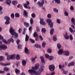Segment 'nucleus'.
Segmentation results:
<instances>
[{"mask_svg": "<svg viewBox=\"0 0 75 75\" xmlns=\"http://www.w3.org/2000/svg\"><path fill=\"white\" fill-rule=\"evenodd\" d=\"M40 64H36L35 67H32V69H30L28 70L29 73L31 75H33L35 74V75H40L41 74L42 72L43 71L44 69L43 68H41L39 69L38 71L35 70H37L39 68Z\"/></svg>", "mask_w": 75, "mask_h": 75, "instance_id": "nucleus-1", "label": "nucleus"}, {"mask_svg": "<svg viewBox=\"0 0 75 75\" xmlns=\"http://www.w3.org/2000/svg\"><path fill=\"white\" fill-rule=\"evenodd\" d=\"M9 32L11 33V35H14L15 38H17L18 37V33H16L15 32V30H14V29L12 27H11L9 29Z\"/></svg>", "mask_w": 75, "mask_h": 75, "instance_id": "nucleus-2", "label": "nucleus"}, {"mask_svg": "<svg viewBox=\"0 0 75 75\" xmlns=\"http://www.w3.org/2000/svg\"><path fill=\"white\" fill-rule=\"evenodd\" d=\"M46 22L47 23H48L49 26L51 27V28L53 27V23L51 19H48L46 20Z\"/></svg>", "mask_w": 75, "mask_h": 75, "instance_id": "nucleus-3", "label": "nucleus"}, {"mask_svg": "<svg viewBox=\"0 0 75 75\" xmlns=\"http://www.w3.org/2000/svg\"><path fill=\"white\" fill-rule=\"evenodd\" d=\"M37 4L40 7H43V5L44 4V0L41 1V2L40 1L38 2Z\"/></svg>", "mask_w": 75, "mask_h": 75, "instance_id": "nucleus-4", "label": "nucleus"}, {"mask_svg": "<svg viewBox=\"0 0 75 75\" xmlns=\"http://www.w3.org/2000/svg\"><path fill=\"white\" fill-rule=\"evenodd\" d=\"M49 69L51 71H54L55 70V66L54 65H51L49 66Z\"/></svg>", "mask_w": 75, "mask_h": 75, "instance_id": "nucleus-5", "label": "nucleus"}, {"mask_svg": "<svg viewBox=\"0 0 75 75\" xmlns=\"http://www.w3.org/2000/svg\"><path fill=\"white\" fill-rule=\"evenodd\" d=\"M40 24L43 25H46V23L44 21V19H42L41 18H40Z\"/></svg>", "mask_w": 75, "mask_h": 75, "instance_id": "nucleus-6", "label": "nucleus"}, {"mask_svg": "<svg viewBox=\"0 0 75 75\" xmlns=\"http://www.w3.org/2000/svg\"><path fill=\"white\" fill-rule=\"evenodd\" d=\"M63 35L65 39H66V40H68L69 38V36H68V33L67 32H66L65 34H63Z\"/></svg>", "mask_w": 75, "mask_h": 75, "instance_id": "nucleus-7", "label": "nucleus"}, {"mask_svg": "<svg viewBox=\"0 0 75 75\" xmlns=\"http://www.w3.org/2000/svg\"><path fill=\"white\" fill-rule=\"evenodd\" d=\"M7 48V47L5 45H1L0 46V50L2 49L3 50H5Z\"/></svg>", "mask_w": 75, "mask_h": 75, "instance_id": "nucleus-8", "label": "nucleus"}, {"mask_svg": "<svg viewBox=\"0 0 75 75\" xmlns=\"http://www.w3.org/2000/svg\"><path fill=\"white\" fill-rule=\"evenodd\" d=\"M61 70L63 71V73L65 75L67 74L68 73V70H65L64 68L62 69Z\"/></svg>", "mask_w": 75, "mask_h": 75, "instance_id": "nucleus-9", "label": "nucleus"}, {"mask_svg": "<svg viewBox=\"0 0 75 75\" xmlns=\"http://www.w3.org/2000/svg\"><path fill=\"white\" fill-rule=\"evenodd\" d=\"M23 15L25 17H28V13H27L26 11L25 10H24Z\"/></svg>", "mask_w": 75, "mask_h": 75, "instance_id": "nucleus-10", "label": "nucleus"}, {"mask_svg": "<svg viewBox=\"0 0 75 75\" xmlns=\"http://www.w3.org/2000/svg\"><path fill=\"white\" fill-rule=\"evenodd\" d=\"M64 52V50L63 49H61L59 50L58 52V53L59 55H62Z\"/></svg>", "mask_w": 75, "mask_h": 75, "instance_id": "nucleus-11", "label": "nucleus"}, {"mask_svg": "<svg viewBox=\"0 0 75 75\" xmlns=\"http://www.w3.org/2000/svg\"><path fill=\"white\" fill-rule=\"evenodd\" d=\"M65 55L66 56H69V52L68 51H64Z\"/></svg>", "mask_w": 75, "mask_h": 75, "instance_id": "nucleus-12", "label": "nucleus"}, {"mask_svg": "<svg viewBox=\"0 0 75 75\" xmlns=\"http://www.w3.org/2000/svg\"><path fill=\"white\" fill-rule=\"evenodd\" d=\"M25 52L26 54H30V52L28 51V49L27 47H25Z\"/></svg>", "mask_w": 75, "mask_h": 75, "instance_id": "nucleus-13", "label": "nucleus"}, {"mask_svg": "<svg viewBox=\"0 0 75 75\" xmlns=\"http://www.w3.org/2000/svg\"><path fill=\"white\" fill-rule=\"evenodd\" d=\"M0 64L1 65H2V66H8V65H10V63H8L7 64H3V63L1 62L0 63Z\"/></svg>", "mask_w": 75, "mask_h": 75, "instance_id": "nucleus-14", "label": "nucleus"}, {"mask_svg": "<svg viewBox=\"0 0 75 75\" xmlns=\"http://www.w3.org/2000/svg\"><path fill=\"white\" fill-rule=\"evenodd\" d=\"M5 3H7L8 5L10 6V4H11V0H6Z\"/></svg>", "mask_w": 75, "mask_h": 75, "instance_id": "nucleus-15", "label": "nucleus"}, {"mask_svg": "<svg viewBox=\"0 0 75 75\" xmlns=\"http://www.w3.org/2000/svg\"><path fill=\"white\" fill-rule=\"evenodd\" d=\"M24 24L26 27H28L30 26V24L27 22H24Z\"/></svg>", "mask_w": 75, "mask_h": 75, "instance_id": "nucleus-16", "label": "nucleus"}, {"mask_svg": "<svg viewBox=\"0 0 75 75\" xmlns=\"http://www.w3.org/2000/svg\"><path fill=\"white\" fill-rule=\"evenodd\" d=\"M75 65V63L73 62H72L70 63L68 65V67H71V66H74Z\"/></svg>", "mask_w": 75, "mask_h": 75, "instance_id": "nucleus-17", "label": "nucleus"}, {"mask_svg": "<svg viewBox=\"0 0 75 75\" xmlns=\"http://www.w3.org/2000/svg\"><path fill=\"white\" fill-rule=\"evenodd\" d=\"M15 73L16 74H17L18 75L19 74H20V71L19 69H16V70H15Z\"/></svg>", "mask_w": 75, "mask_h": 75, "instance_id": "nucleus-18", "label": "nucleus"}, {"mask_svg": "<svg viewBox=\"0 0 75 75\" xmlns=\"http://www.w3.org/2000/svg\"><path fill=\"white\" fill-rule=\"evenodd\" d=\"M15 58H16V55L15 54H13L10 57V58L11 59H14Z\"/></svg>", "mask_w": 75, "mask_h": 75, "instance_id": "nucleus-19", "label": "nucleus"}, {"mask_svg": "<svg viewBox=\"0 0 75 75\" xmlns=\"http://www.w3.org/2000/svg\"><path fill=\"white\" fill-rule=\"evenodd\" d=\"M4 19L6 20V21H8L10 20V18L8 16H5L4 18Z\"/></svg>", "mask_w": 75, "mask_h": 75, "instance_id": "nucleus-20", "label": "nucleus"}, {"mask_svg": "<svg viewBox=\"0 0 75 75\" xmlns=\"http://www.w3.org/2000/svg\"><path fill=\"white\" fill-rule=\"evenodd\" d=\"M30 60L33 64L34 62H35V58H33V57H32L31 58Z\"/></svg>", "mask_w": 75, "mask_h": 75, "instance_id": "nucleus-21", "label": "nucleus"}, {"mask_svg": "<svg viewBox=\"0 0 75 75\" xmlns=\"http://www.w3.org/2000/svg\"><path fill=\"white\" fill-rule=\"evenodd\" d=\"M71 21L73 25H75V19H74V18H71Z\"/></svg>", "mask_w": 75, "mask_h": 75, "instance_id": "nucleus-22", "label": "nucleus"}, {"mask_svg": "<svg viewBox=\"0 0 75 75\" xmlns=\"http://www.w3.org/2000/svg\"><path fill=\"white\" fill-rule=\"evenodd\" d=\"M22 64L23 66H25L26 65V61L24 60H23L22 62Z\"/></svg>", "mask_w": 75, "mask_h": 75, "instance_id": "nucleus-23", "label": "nucleus"}, {"mask_svg": "<svg viewBox=\"0 0 75 75\" xmlns=\"http://www.w3.org/2000/svg\"><path fill=\"white\" fill-rule=\"evenodd\" d=\"M54 29L52 28L50 30V35H52L54 33Z\"/></svg>", "mask_w": 75, "mask_h": 75, "instance_id": "nucleus-24", "label": "nucleus"}, {"mask_svg": "<svg viewBox=\"0 0 75 75\" xmlns=\"http://www.w3.org/2000/svg\"><path fill=\"white\" fill-rule=\"evenodd\" d=\"M29 39V37L27 35H26V37L25 38V41L26 42H27L28 41V39Z\"/></svg>", "mask_w": 75, "mask_h": 75, "instance_id": "nucleus-25", "label": "nucleus"}, {"mask_svg": "<svg viewBox=\"0 0 75 75\" xmlns=\"http://www.w3.org/2000/svg\"><path fill=\"white\" fill-rule=\"evenodd\" d=\"M40 58L41 59V61L42 63H45V61L44 60V57L42 56L40 57Z\"/></svg>", "mask_w": 75, "mask_h": 75, "instance_id": "nucleus-26", "label": "nucleus"}, {"mask_svg": "<svg viewBox=\"0 0 75 75\" xmlns=\"http://www.w3.org/2000/svg\"><path fill=\"white\" fill-rule=\"evenodd\" d=\"M41 31L43 33H45L46 31V29L44 28H42V29Z\"/></svg>", "mask_w": 75, "mask_h": 75, "instance_id": "nucleus-27", "label": "nucleus"}, {"mask_svg": "<svg viewBox=\"0 0 75 75\" xmlns=\"http://www.w3.org/2000/svg\"><path fill=\"white\" fill-rule=\"evenodd\" d=\"M33 37H35V38H36V37H38V35L37 34V32H35L34 33V34L33 35Z\"/></svg>", "mask_w": 75, "mask_h": 75, "instance_id": "nucleus-28", "label": "nucleus"}, {"mask_svg": "<svg viewBox=\"0 0 75 75\" xmlns=\"http://www.w3.org/2000/svg\"><path fill=\"white\" fill-rule=\"evenodd\" d=\"M53 40L55 41H56L57 40V36L56 35H54L53 36Z\"/></svg>", "mask_w": 75, "mask_h": 75, "instance_id": "nucleus-29", "label": "nucleus"}, {"mask_svg": "<svg viewBox=\"0 0 75 75\" xmlns=\"http://www.w3.org/2000/svg\"><path fill=\"white\" fill-rule=\"evenodd\" d=\"M54 1L55 3H57V4H60L61 3L60 0H54Z\"/></svg>", "mask_w": 75, "mask_h": 75, "instance_id": "nucleus-30", "label": "nucleus"}, {"mask_svg": "<svg viewBox=\"0 0 75 75\" xmlns=\"http://www.w3.org/2000/svg\"><path fill=\"white\" fill-rule=\"evenodd\" d=\"M34 47H35L36 48H41V46L37 44H36L35 45Z\"/></svg>", "mask_w": 75, "mask_h": 75, "instance_id": "nucleus-31", "label": "nucleus"}, {"mask_svg": "<svg viewBox=\"0 0 75 75\" xmlns=\"http://www.w3.org/2000/svg\"><path fill=\"white\" fill-rule=\"evenodd\" d=\"M57 47L58 49H60V48H61V45L59 43H58L57 45Z\"/></svg>", "mask_w": 75, "mask_h": 75, "instance_id": "nucleus-32", "label": "nucleus"}, {"mask_svg": "<svg viewBox=\"0 0 75 75\" xmlns=\"http://www.w3.org/2000/svg\"><path fill=\"white\" fill-rule=\"evenodd\" d=\"M12 3L13 5H15L16 4H17V1H13L12 2Z\"/></svg>", "mask_w": 75, "mask_h": 75, "instance_id": "nucleus-33", "label": "nucleus"}, {"mask_svg": "<svg viewBox=\"0 0 75 75\" xmlns=\"http://www.w3.org/2000/svg\"><path fill=\"white\" fill-rule=\"evenodd\" d=\"M30 23L31 24H33L34 23V21H33V18H31L30 20Z\"/></svg>", "mask_w": 75, "mask_h": 75, "instance_id": "nucleus-34", "label": "nucleus"}, {"mask_svg": "<svg viewBox=\"0 0 75 75\" xmlns=\"http://www.w3.org/2000/svg\"><path fill=\"white\" fill-rule=\"evenodd\" d=\"M3 8L1 6H0V14H2L3 13L2 12V11H1V10H3Z\"/></svg>", "mask_w": 75, "mask_h": 75, "instance_id": "nucleus-35", "label": "nucleus"}, {"mask_svg": "<svg viewBox=\"0 0 75 75\" xmlns=\"http://www.w3.org/2000/svg\"><path fill=\"white\" fill-rule=\"evenodd\" d=\"M9 69L8 68L5 67L4 68V71H8Z\"/></svg>", "mask_w": 75, "mask_h": 75, "instance_id": "nucleus-36", "label": "nucleus"}, {"mask_svg": "<svg viewBox=\"0 0 75 75\" xmlns=\"http://www.w3.org/2000/svg\"><path fill=\"white\" fill-rule=\"evenodd\" d=\"M16 59L17 60H19V59H20V57L19 54H17L16 55Z\"/></svg>", "mask_w": 75, "mask_h": 75, "instance_id": "nucleus-37", "label": "nucleus"}, {"mask_svg": "<svg viewBox=\"0 0 75 75\" xmlns=\"http://www.w3.org/2000/svg\"><path fill=\"white\" fill-rule=\"evenodd\" d=\"M47 52L50 53V54H51V53L52 52V50L50 49H49L47 50Z\"/></svg>", "mask_w": 75, "mask_h": 75, "instance_id": "nucleus-38", "label": "nucleus"}, {"mask_svg": "<svg viewBox=\"0 0 75 75\" xmlns=\"http://www.w3.org/2000/svg\"><path fill=\"white\" fill-rule=\"evenodd\" d=\"M54 57L53 56H50L49 58V60H50V61H51V60L54 59Z\"/></svg>", "mask_w": 75, "mask_h": 75, "instance_id": "nucleus-39", "label": "nucleus"}, {"mask_svg": "<svg viewBox=\"0 0 75 75\" xmlns=\"http://www.w3.org/2000/svg\"><path fill=\"white\" fill-rule=\"evenodd\" d=\"M15 17H20V15L19 13H16L15 14Z\"/></svg>", "mask_w": 75, "mask_h": 75, "instance_id": "nucleus-40", "label": "nucleus"}, {"mask_svg": "<svg viewBox=\"0 0 75 75\" xmlns=\"http://www.w3.org/2000/svg\"><path fill=\"white\" fill-rule=\"evenodd\" d=\"M29 40L32 43H35V40H34L32 39H29Z\"/></svg>", "mask_w": 75, "mask_h": 75, "instance_id": "nucleus-41", "label": "nucleus"}, {"mask_svg": "<svg viewBox=\"0 0 75 75\" xmlns=\"http://www.w3.org/2000/svg\"><path fill=\"white\" fill-rule=\"evenodd\" d=\"M31 16L32 17H33V18H35V17H36V15H35V13H32L31 14Z\"/></svg>", "mask_w": 75, "mask_h": 75, "instance_id": "nucleus-42", "label": "nucleus"}, {"mask_svg": "<svg viewBox=\"0 0 75 75\" xmlns=\"http://www.w3.org/2000/svg\"><path fill=\"white\" fill-rule=\"evenodd\" d=\"M45 55L46 58H50V55H49V54H45Z\"/></svg>", "mask_w": 75, "mask_h": 75, "instance_id": "nucleus-43", "label": "nucleus"}, {"mask_svg": "<svg viewBox=\"0 0 75 75\" xmlns=\"http://www.w3.org/2000/svg\"><path fill=\"white\" fill-rule=\"evenodd\" d=\"M69 30L70 31V33H73V29H72V28L71 27H70L69 28Z\"/></svg>", "mask_w": 75, "mask_h": 75, "instance_id": "nucleus-44", "label": "nucleus"}, {"mask_svg": "<svg viewBox=\"0 0 75 75\" xmlns=\"http://www.w3.org/2000/svg\"><path fill=\"white\" fill-rule=\"evenodd\" d=\"M18 48L19 49H22V45H19L18 46Z\"/></svg>", "mask_w": 75, "mask_h": 75, "instance_id": "nucleus-45", "label": "nucleus"}, {"mask_svg": "<svg viewBox=\"0 0 75 75\" xmlns=\"http://www.w3.org/2000/svg\"><path fill=\"white\" fill-rule=\"evenodd\" d=\"M6 24V25H8V24H10V21H6L5 22Z\"/></svg>", "mask_w": 75, "mask_h": 75, "instance_id": "nucleus-46", "label": "nucleus"}, {"mask_svg": "<svg viewBox=\"0 0 75 75\" xmlns=\"http://www.w3.org/2000/svg\"><path fill=\"white\" fill-rule=\"evenodd\" d=\"M70 40H71V41H72V40H73V37H72V35H70Z\"/></svg>", "mask_w": 75, "mask_h": 75, "instance_id": "nucleus-47", "label": "nucleus"}, {"mask_svg": "<svg viewBox=\"0 0 75 75\" xmlns=\"http://www.w3.org/2000/svg\"><path fill=\"white\" fill-rule=\"evenodd\" d=\"M53 10L54 11H55V12H57V13H58V10L56 8H54Z\"/></svg>", "mask_w": 75, "mask_h": 75, "instance_id": "nucleus-48", "label": "nucleus"}, {"mask_svg": "<svg viewBox=\"0 0 75 75\" xmlns=\"http://www.w3.org/2000/svg\"><path fill=\"white\" fill-rule=\"evenodd\" d=\"M4 59L3 56H0V61H2Z\"/></svg>", "mask_w": 75, "mask_h": 75, "instance_id": "nucleus-49", "label": "nucleus"}, {"mask_svg": "<svg viewBox=\"0 0 75 75\" xmlns=\"http://www.w3.org/2000/svg\"><path fill=\"white\" fill-rule=\"evenodd\" d=\"M46 44V43H45V42H43L42 44V47H45V46Z\"/></svg>", "mask_w": 75, "mask_h": 75, "instance_id": "nucleus-50", "label": "nucleus"}, {"mask_svg": "<svg viewBox=\"0 0 75 75\" xmlns=\"http://www.w3.org/2000/svg\"><path fill=\"white\" fill-rule=\"evenodd\" d=\"M11 16V18H14V13H12Z\"/></svg>", "mask_w": 75, "mask_h": 75, "instance_id": "nucleus-51", "label": "nucleus"}, {"mask_svg": "<svg viewBox=\"0 0 75 75\" xmlns=\"http://www.w3.org/2000/svg\"><path fill=\"white\" fill-rule=\"evenodd\" d=\"M64 14L66 16H68V13H67V12L65 11L64 12Z\"/></svg>", "mask_w": 75, "mask_h": 75, "instance_id": "nucleus-52", "label": "nucleus"}, {"mask_svg": "<svg viewBox=\"0 0 75 75\" xmlns=\"http://www.w3.org/2000/svg\"><path fill=\"white\" fill-rule=\"evenodd\" d=\"M57 22L58 24H60L61 22H60V20L59 19H58L57 20Z\"/></svg>", "mask_w": 75, "mask_h": 75, "instance_id": "nucleus-53", "label": "nucleus"}, {"mask_svg": "<svg viewBox=\"0 0 75 75\" xmlns=\"http://www.w3.org/2000/svg\"><path fill=\"white\" fill-rule=\"evenodd\" d=\"M3 41L4 43H5V44H7V41L5 39H3Z\"/></svg>", "mask_w": 75, "mask_h": 75, "instance_id": "nucleus-54", "label": "nucleus"}, {"mask_svg": "<svg viewBox=\"0 0 75 75\" xmlns=\"http://www.w3.org/2000/svg\"><path fill=\"white\" fill-rule=\"evenodd\" d=\"M23 6L25 8H28V6H27V4H24Z\"/></svg>", "mask_w": 75, "mask_h": 75, "instance_id": "nucleus-55", "label": "nucleus"}, {"mask_svg": "<svg viewBox=\"0 0 75 75\" xmlns=\"http://www.w3.org/2000/svg\"><path fill=\"white\" fill-rule=\"evenodd\" d=\"M10 40V41H11V42L12 43H13L14 42V39L12 38H11L9 39Z\"/></svg>", "mask_w": 75, "mask_h": 75, "instance_id": "nucleus-56", "label": "nucleus"}, {"mask_svg": "<svg viewBox=\"0 0 75 75\" xmlns=\"http://www.w3.org/2000/svg\"><path fill=\"white\" fill-rule=\"evenodd\" d=\"M36 30L37 31H40V28L38 26L36 27Z\"/></svg>", "mask_w": 75, "mask_h": 75, "instance_id": "nucleus-57", "label": "nucleus"}, {"mask_svg": "<svg viewBox=\"0 0 75 75\" xmlns=\"http://www.w3.org/2000/svg\"><path fill=\"white\" fill-rule=\"evenodd\" d=\"M18 33H21V31H22V29H21V28H20L18 30Z\"/></svg>", "mask_w": 75, "mask_h": 75, "instance_id": "nucleus-58", "label": "nucleus"}, {"mask_svg": "<svg viewBox=\"0 0 75 75\" xmlns=\"http://www.w3.org/2000/svg\"><path fill=\"white\" fill-rule=\"evenodd\" d=\"M20 62H17L16 63V67H18V66H19L20 65Z\"/></svg>", "mask_w": 75, "mask_h": 75, "instance_id": "nucleus-59", "label": "nucleus"}, {"mask_svg": "<svg viewBox=\"0 0 75 75\" xmlns=\"http://www.w3.org/2000/svg\"><path fill=\"white\" fill-rule=\"evenodd\" d=\"M16 42L17 45H18L20 42V40H18L16 41Z\"/></svg>", "mask_w": 75, "mask_h": 75, "instance_id": "nucleus-60", "label": "nucleus"}, {"mask_svg": "<svg viewBox=\"0 0 75 75\" xmlns=\"http://www.w3.org/2000/svg\"><path fill=\"white\" fill-rule=\"evenodd\" d=\"M47 17L48 18H51V15L50 14H48L47 15Z\"/></svg>", "mask_w": 75, "mask_h": 75, "instance_id": "nucleus-61", "label": "nucleus"}, {"mask_svg": "<svg viewBox=\"0 0 75 75\" xmlns=\"http://www.w3.org/2000/svg\"><path fill=\"white\" fill-rule=\"evenodd\" d=\"M73 58H74V57H73L72 56H70L69 57V59H68V60H71V59H72Z\"/></svg>", "mask_w": 75, "mask_h": 75, "instance_id": "nucleus-62", "label": "nucleus"}, {"mask_svg": "<svg viewBox=\"0 0 75 75\" xmlns=\"http://www.w3.org/2000/svg\"><path fill=\"white\" fill-rule=\"evenodd\" d=\"M70 10H74V7L72 6H70Z\"/></svg>", "mask_w": 75, "mask_h": 75, "instance_id": "nucleus-63", "label": "nucleus"}, {"mask_svg": "<svg viewBox=\"0 0 75 75\" xmlns=\"http://www.w3.org/2000/svg\"><path fill=\"white\" fill-rule=\"evenodd\" d=\"M39 37L40 38L41 40H43V38H42V37L41 35H40L39 36Z\"/></svg>", "mask_w": 75, "mask_h": 75, "instance_id": "nucleus-64", "label": "nucleus"}]
</instances>
